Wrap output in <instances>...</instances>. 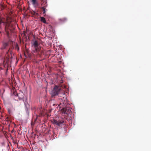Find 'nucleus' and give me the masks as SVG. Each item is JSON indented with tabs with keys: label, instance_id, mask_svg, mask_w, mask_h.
Segmentation results:
<instances>
[{
	"label": "nucleus",
	"instance_id": "obj_1",
	"mask_svg": "<svg viewBox=\"0 0 151 151\" xmlns=\"http://www.w3.org/2000/svg\"><path fill=\"white\" fill-rule=\"evenodd\" d=\"M61 90V88L60 86H55L50 93L52 97L53 98L55 96L58 95Z\"/></svg>",
	"mask_w": 151,
	"mask_h": 151
},
{
	"label": "nucleus",
	"instance_id": "obj_2",
	"mask_svg": "<svg viewBox=\"0 0 151 151\" xmlns=\"http://www.w3.org/2000/svg\"><path fill=\"white\" fill-rule=\"evenodd\" d=\"M60 110L63 114H66L68 116L70 115L72 112L71 108L68 106L62 108Z\"/></svg>",
	"mask_w": 151,
	"mask_h": 151
},
{
	"label": "nucleus",
	"instance_id": "obj_3",
	"mask_svg": "<svg viewBox=\"0 0 151 151\" xmlns=\"http://www.w3.org/2000/svg\"><path fill=\"white\" fill-rule=\"evenodd\" d=\"M32 46L34 47V52H38L40 51L41 47L39 45L37 41L35 40L32 44Z\"/></svg>",
	"mask_w": 151,
	"mask_h": 151
},
{
	"label": "nucleus",
	"instance_id": "obj_4",
	"mask_svg": "<svg viewBox=\"0 0 151 151\" xmlns=\"http://www.w3.org/2000/svg\"><path fill=\"white\" fill-rule=\"evenodd\" d=\"M52 122L53 124L58 126H60L64 123V121L63 119L61 118L59 119L58 120L53 119Z\"/></svg>",
	"mask_w": 151,
	"mask_h": 151
},
{
	"label": "nucleus",
	"instance_id": "obj_5",
	"mask_svg": "<svg viewBox=\"0 0 151 151\" xmlns=\"http://www.w3.org/2000/svg\"><path fill=\"white\" fill-rule=\"evenodd\" d=\"M40 3L42 7H47V0H40Z\"/></svg>",
	"mask_w": 151,
	"mask_h": 151
},
{
	"label": "nucleus",
	"instance_id": "obj_6",
	"mask_svg": "<svg viewBox=\"0 0 151 151\" xmlns=\"http://www.w3.org/2000/svg\"><path fill=\"white\" fill-rule=\"evenodd\" d=\"M9 45V42H4L2 43V45L1 49L3 50L6 48Z\"/></svg>",
	"mask_w": 151,
	"mask_h": 151
},
{
	"label": "nucleus",
	"instance_id": "obj_7",
	"mask_svg": "<svg viewBox=\"0 0 151 151\" xmlns=\"http://www.w3.org/2000/svg\"><path fill=\"white\" fill-rule=\"evenodd\" d=\"M31 1L33 5L38 6V3L37 0H32Z\"/></svg>",
	"mask_w": 151,
	"mask_h": 151
},
{
	"label": "nucleus",
	"instance_id": "obj_8",
	"mask_svg": "<svg viewBox=\"0 0 151 151\" xmlns=\"http://www.w3.org/2000/svg\"><path fill=\"white\" fill-rule=\"evenodd\" d=\"M46 7H41V9L43 10V14H45V13L46 12V11H47V9L45 8Z\"/></svg>",
	"mask_w": 151,
	"mask_h": 151
},
{
	"label": "nucleus",
	"instance_id": "obj_9",
	"mask_svg": "<svg viewBox=\"0 0 151 151\" xmlns=\"http://www.w3.org/2000/svg\"><path fill=\"white\" fill-rule=\"evenodd\" d=\"M67 20V19L66 17H63L60 19V21L62 22H65Z\"/></svg>",
	"mask_w": 151,
	"mask_h": 151
},
{
	"label": "nucleus",
	"instance_id": "obj_10",
	"mask_svg": "<svg viewBox=\"0 0 151 151\" xmlns=\"http://www.w3.org/2000/svg\"><path fill=\"white\" fill-rule=\"evenodd\" d=\"M40 19H41V21L42 22L45 23H46V21L45 20V18H44L43 17H41Z\"/></svg>",
	"mask_w": 151,
	"mask_h": 151
},
{
	"label": "nucleus",
	"instance_id": "obj_11",
	"mask_svg": "<svg viewBox=\"0 0 151 151\" xmlns=\"http://www.w3.org/2000/svg\"><path fill=\"white\" fill-rule=\"evenodd\" d=\"M17 96L19 97V98L20 100H21L23 98V95H22V94L19 93L17 94Z\"/></svg>",
	"mask_w": 151,
	"mask_h": 151
},
{
	"label": "nucleus",
	"instance_id": "obj_12",
	"mask_svg": "<svg viewBox=\"0 0 151 151\" xmlns=\"http://www.w3.org/2000/svg\"><path fill=\"white\" fill-rule=\"evenodd\" d=\"M15 49L17 51H19V47L18 46V45L17 44L15 46Z\"/></svg>",
	"mask_w": 151,
	"mask_h": 151
},
{
	"label": "nucleus",
	"instance_id": "obj_13",
	"mask_svg": "<svg viewBox=\"0 0 151 151\" xmlns=\"http://www.w3.org/2000/svg\"><path fill=\"white\" fill-rule=\"evenodd\" d=\"M3 66V65L2 64H0V71L2 69V67Z\"/></svg>",
	"mask_w": 151,
	"mask_h": 151
},
{
	"label": "nucleus",
	"instance_id": "obj_14",
	"mask_svg": "<svg viewBox=\"0 0 151 151\" xmlns=\"http://www.w3.org/2000/svg\"><path fill=\"white\" fill-rule=\"evenodd\" d=\"M2 20L0 18V29L1 28V24L2 23Z\"/></svg>",
	"mask_w": 151,
	"mask_h": 151
},
{
	"label": "nucleus",
	"instance_id": "obj_15",
	"mask_svg": "<svg viewBox=\"0 0 151 151\" xmlns=\"http://www.w3.org/2000/svg\"><path fill=\"white\" fill-rule=\"evenodd\" d=\"M62 95H63V99H64L65 98V93L64 92H63Z\"/></svg>",
	"mask_w": 151,
	"mask_h": 151
},
{
	"label": "nucleus",
	"instance_id": "obj_16",
	"mask_svg": "<svg viewBox=\"0 0 151 151\" xmlns=\"http://www.w3.org/2000/svg\"><path fill=\"white\" fill-rule=\"evenodd\" d=\"M8 111L9 112V114L11 113V110L9 109H8Z\"/></svg>",
	"mask_w": 151,
	"mask_h": 151
},
{
	"label": "nucleus",
	"instance_id": "obj_17",
	"mask_svg": "<svg viewBox=\"0 0 151 151\" xmlns=\"http://www.w3.org/2000/svg\"><path fill=\"white\" fill-rule=\"evenodd\" d=\"M5 31H6V32L7 33V35H9V32H8V31H7L6 30V28H5Z\"/></svg>",
	"mask_w": 151,
	"mask_h": 151
},
{
	"label": "nucleus",
	"instance_id": "obj_18",
	"mask_svg": "<svg viewBox=\"0 0 151 151\" xmlns=\"http://www.w3.org/2000/svg\"><path fill=\"white\" fill-rule=\"evenodd\" d=\"M52 100H50L49 101V102H48L49 103H52Z\"/></svg>",
	"mask_w": 151,
	"mask_h": 151
},
{
	"label": "nucleus",
	"instance_id": "obj_19",
	"mask_svg": "<svg viewBox=\"0 0 151 151\" xmlns=\"http://www.w3.org/2000/svg\"><path fill=\"white\" fill-rule=\"evenodd\" d=\"M52 109H49V112L50 113L52 111Z\"/></svg>",
	"mask_w": 151,
	"mask_h": 151
},
{
	"label": "nucleus",
	"instance_id": "obj_20",
	"mask_svg": "<svg viewBox=\"0 0 151 151\" xmlns=\"http://www.w3.org/2000/svg\"><path fill=\"white\" fill-rule=\"evenodd\" d=\"M29 104H26V105H25L26 107L27 108V105H28V106H29Z\"/></svg>",
	"mask_w": 151,
	"mask_h": 151
},
{
	"label": "nucleus",
	"instance_id": "obj_21",
	"mask_svg": "<svg viewBox=\"0 0 151 151\" xmlns=\"http://www.w3.org/2000/svg\"><path fill=\"white\" fill-rule=\"evenodd\" d=\"M61 105V104H59V105H58V106H60V105Z\"/></svg>",
	"mask_w": 151,
	"mask_h": 151
},
{
	"label": "nucleus",
	"instance_id": "obj_22",
	"mask_svg": "<svg viewBox=\"0 0 151 151\" xmlns=\"http://www.w3.org/2000/svg\"><path fill=\"white\" fill-rule=\"evenodd\" d=\"M63 104H66V103L63 102Z\"/></svg>",
	"mask_w": 151,
	"mask_h": 151
},
{
	"label": "nucleus",
	"instance_id": "obj_23",
	"mask_svg": "<svg viewBox=\"0 0 151 151\" xmlns=\"http://www.w3.org/2000/svg\"><path fill=\"white\" fill-rule=\"evenodd\" d=\"M55 105V104H53V105L54 106Z\"/></svg>",
	"mask_w": 151,
	"mask_h": 151
}]
</instances>
